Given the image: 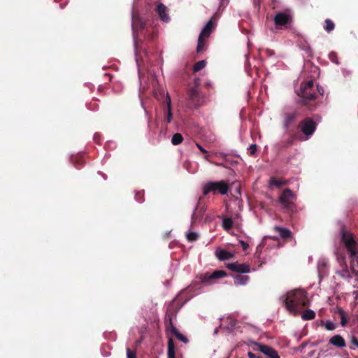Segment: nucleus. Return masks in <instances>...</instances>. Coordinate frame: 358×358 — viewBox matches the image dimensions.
I'll return each instance as SVG.
<instances>
[{"label": "nucleus", "mask_w": 358, "mask_h": 358, "mask_svg": "<svg viewBox=\"0 0 358 358\" xmlns=\"http://www.w3.org/2000/svg\"><path fill=\"white\" fill-rule=\"evenodd\" d=\"M341 241L350 254L351 258V270L348 269L345 257L343 254L337 255V262L339 267L336 271V274L343 279L351 278V273L358 276V245L354 235L346 231L343 226L341 229Z\"/></svg>", "instance_id": "1"}, {"label": "nucleus", "mask_w": 358, "mask_h": 358, "mask_svg": "<svg viewBox=\"0 0 358 358\" xmlns=\"http://www.w3.org/2000/svg\"><path fill=\"white\" fill-rule=\"evenodd\" d=\"M284 303L286 308L291 313H296L299 309L308 306L306 292L301 289H295L286 295Z\"/></svg>", "instance_id": "2"}, {"label": "nucleus", "mask_w": 358, "mask_h": 358, "mask_svg": "<svg viewBox=\"0 0 358 358\" xmlns=\"http://www.w3.org/2000/svg\"><path fill=\"white\" fill-rule=\"evenodd\" d=\"M297 94L301 98L298 102L299 104L308 107L310 110L314 109L315 106L313 105L311 101L317 99V94L314 90L313 80L302 83Z\"/></svg>", "instance_id": "3"}, {"label": "nucleus", "mask_w": 358, "mask_h": 358, "mask_svg": "<svg viewBox=\"0 0 358 358\" xmlns=\"http://www.w3.org/2000/svg\"><path fill=\"white\" fill-rule=\"evenodd\" d=\"M296 196L290 189H285L280 194L278 201L284 213L293 216L296 213V206L294 203Z\"/></svg>", "instance_id": "4"}, {"label": "nucleus", "mask_w": 358, "mask_h": 358, "mask_svg": "<svg viewBox=\"0 0 358 358\" xmlns=\"http://www.w3.org/2000/svg\"><path fill=\"white\" fill-rule=\"evenodd\" d=\"M229 189V184L227 180L209 181L203 186V195L206 196L210 193L227 194Z\"/></svg>", "instance_id": "5"}, {"label": "nucleus", "mask_w": 358, "mask_h": 358, "mask_svg": "<svg viewBox=\"0 0 358 358\" xmlns=\"http://www.w3.org/2000/svg\"><path fill=\"white\" fill-rule=\"evenodd\" d=\"M188 95V107L189 108H198L204 103V96L200 92L198 84L191 87L187 93Z\"/></svg>", "instance_id": "6"}, {"label": "nucleus", "mask_w": 358, "mask_h": 358, "mask_svg": "<svg viewBox=\"0 0 358 358\" xmlns=\"http://www.w3.org/2000/svg\"><path fill=\"white\" fill-rule=\"evenodd\" d=\"M317 123L310 117H306L298 124V129L306 136V140L308 139L315 131Z\"/></svg>", "instance_id": "7"}, {"label": "nucleus", "mask_w": 358, "mask_h": 358, "mask_svg": "<svg viewBox=\"0 0 358 358\" xmlns=\"http://www.w3.org/2000/svg\"><path fill=\"white\" fill-rule=\"evenodd\" d=\"M181 305L174 299L168 306L166 313V327L173 325V320L176 317L177 313L180 310Z\"/></svg>", "instance_id": "8"}, {"label": "nucleus", "mask_w": 358, "mask_h": 358, "mask_svg": "<svg viewBox=\"0 0 358 358\" xmlns=\"http://www.w3.org/2000/svg\"><path fill=\"white\" fill-rule=\"evenodd\" d=\"M227 276V273L222 270H216L214 272L201 274L199 277L201 282L205 285L213 284L215 280Z\"/></svg>", "instance_id": "9"}, {"label": "nucleus", "mask_w": 358, "mask_h": 358, "mask_svg": "<svg viewBox=\"0 0 358 358\" xmlns=\"http://www.w3.org/2000/svg\"><path fill=\"white\" fill-rule=\"evenodd\" d=\"M131 25L134 38H138L139 34H143L146 27L145 22L138 15H133Z\"/></svg>", "instance_id": "10"}, {"label": "nucleus", "mask_w": 358, "mask_h": 358, "mask_svg": "<svg viewBox=\"0 0 358 358\" xmlns=\"http://www.w3.org/2000/svg\"><path fill=\"white\" fill-rule=\"evenodd\" d=\"M227 267L233 272L242 273H248L250 272V266L246 264H239L238 262H234L228 264Z\"/></svg>", "instance_id": "11"}, {"label": "nucleus", "mask_w": 358, "mask_h": 358, "mask_svg": "<svg viewBox=\"0 0 358 358\" xmlns=\"http://www.w3.org/2000/svg\"><path fill=\"white\" fill-rule=\"evenodd\" d=\"M292 21L291 16L283 12L278 13L274 17V22L277 27L285 26Z\"/></svg>", "instance_id": "12"}, {"label": "nucleus", "mask_w": 358, "mask_h": 358, "mask_svg": "<svg viewBox=\"0 0 358 358\" xmlns=\"http://www.w3.org/2000/svg\"><path fill=\"white\" fill-rule=\"evenodd\" d=\"M258 350L268 358H280L278 352L273 348L263 344H257Z\"/></svg>", "instance_id": "13"}, {"label": "nucleus", "mask_w": 358, "mask_h": 358, "mask_svg": "<svg viewBox=\"0 0 358 358\" xmlns=\"http://www.w3.org/2000/svg\"><path fill=\"white\" fill-rule=\"evenodd\" d=\"M202 197H199L197 205L195 208V210L192 215V220L194 222H196L197 220H200L202 218L204 212L206 211V208L204 206H201Z\"/></svg>", "instance_id": "14"}, {"label": "nucleus", "mask_w": 358, "mask_h": 358, "mask_svg": "<svg viewBox=\"0 0 358 358\" xmlns=\"http://www.w3.org/2000/svg\"><path fill=\"white\" fill-rule=\"evenodd\" d=\"M168 9L167 7L163 4L162 3H159L157 6V13L159 15L160 19L164 22H169L170 20V17L168 15Z\"/></svg>", "instance_id": "15"}, {"label": "nucleus", "mask_w": 358, "mask_h": 358, "mask_svg": "<svg viewBox=\"0 0 358 358\" xmlns=\"http://www.w3.org/2000/svg\"><path fill=\"white\" fill-rule=\"evenodd\" d=\"M214 29V23L213 21V19H210L207 24L205 25V27L201 30L199 36L208 38L210 35L211 34L213 30Z\"/></svg>", "instance_id": "16"}, {"label": "nucleus", "mask_w": 358, "mask_h": 358, "mask_svg": "<svg viewBox=\"0 0 358 358\" xmlns=\"http://www.w3.org/2000/svg\"><path fill=\"white\" fill-rule=\"evenodd\" d=\"M329 343L337 348H344L346 345L345 339L341 335H335L329 340Z\"/></svg>", "instance_id": "17"}, {"label": "nucleus", "mask_w": 358, "mask_h": 358, "mask_svg": "<svg viewBox=\"0 0 358 358\" xmlns=\"http://www.w3.org/2000/svg\"><path fill=\"white\" fill-rule=\"evenodd\" d=\"M298 113L296 111L292 113H286L284 115L283 124L285 128L288 127L296 120Z\"/></svg>", "instance_id": "18"}, {"label": "nucleus", "mask_w": 358, "mask_h": 358, "mask_svg": "<svg viewBox=\"0 0 358 358\" xmlns=\"http://www.w3.org/2000/svg\"><path fill=\"white\" fill-rule=\"evenodd\" d=\"M168 329L170 330L172 334H173L179 341L187 343L188 342L187 338L183 334H180L176 327L173 325L166 327Z\"/></svg>", "instance_id": "19"}, {"label": "nucleus", "mask_w": 358, "mask_h": 358, "mask_svg": "<svg viewBox=\"0 0 358 358\" xmlns=\"http://www.w3.org/2000/svg\"><path fill=\"white\" fill-rule=\"evenodd\" d=\"M216 257L221 261L228 260L234 257V254L224 250H217Z\"/></svg>", "instance_id": "20"}, {"label": "nucleus", "mask_w": 358, "mask_h": 358, "mask_svg": "<svg viewBox=\"0 0 358 358\" xmlns=\"http://www.w3.org/2000/svg\"><path fill=\"white\" fill-rule=\"evenodd\" d=\"M274 230L277 231L279 234L280 236L283 239L292 238V233L289 229L287 228L275 227Z\"/></svg>", "instance_id": "21"}, {"label": "nucleus", "mask_w": 358, "mask_h": 358, "mask_svg": "<svg viewBox=\"0 0 358 358\" xmlns=\"http://www.w3.org/2000/svg\"><path fill=\"white\" fill-rule=\"evenodd\" d=\"M250 280V277L246 275L237 274L234 276V284L236 285H245Z\"/></svg>", "instance_id": "22"}, {"label": "nucleus", "mask_w": 358, "mask_h": 358, "mask_svg": "<svg viewBox=\"0 0 358 358\" xmlns=\"http://www.w3.org/2000/svg\"><path fill=\"white\" fill-rule=\"evenodd\" d=\"M168 358H175V345L172 338L168 340Z\"/></svg>", "instance_id": "23"}, {"label": "nucleus", "mask_w": 358, "mask_h": 358, "mask_svg": "<svg viewBox=\"0 0 358 358\" xmlns=\"http://www.w3.org/2000/svg\"><path fill=\"white\" fill-rule=\"evenodd\" d=\"M166 102L167 104V116L165 118L164 121L166 122L167 123H170L173 117V114L171 112V101L169 96H166Z\"/></svg>", "instance_id": "24"}, {"label": "nucleus", "mask_w": 358, "mask_h": 358, "mask_svg": "<svg viewBox=\"0 0 358 358\" xmlns=\"http://www.w3.org/2000/svg\"><path fill=\"white\" fill-rule=\"evenodd\" d=\"M206 38H203L199 36L198 43L196 47L197 53H201L204 51L206 45Z\"/></svg>", "instance_id": "25"}, {"label": "nucleus", "mask_w": 358, "mask_h": 358, "mask_svg": "<svg viewBox=\"0 0 358 358\" xmlns=\"http://www.w3.org/2000/svg\"><path fill=\"white\" fill-rule=\"evenodd\" d=\"M298 139L303 140V138L301 137L299 134H292L290 137L285 142L284 147L288 148L292 145L294 142Z\"/></svg>", "instance_id": "26"}, {"label": "nucleus", "mask_w": 358, "mask_h": 358, "mask_svg": "<svg viewBox=\"0 0 358 358\" xmlns=\"http://www.w3.org/2000/svg\"><path fill=\"white\" fill-rule=\"evenodd\" d=\"M315 317V313L310 309L306 310L301 315V318L303 320H310Z\"/></svg>", "instance_id": "27"}, {"label": "nucleus", "mask_w": 358, "mask_h": 358, "mask_svg": "<svg viewBox=\"0 0 358 358\" xmlns=\"http://www.w3.org/2000/svg\"><path fill=\"white\" fill-rule=\"evenodd\" d=\"M182 141L183 137L182 134H180V133H176L173 134L171 138V143L175 145L180 144L182 142Z\"/></svg>", "instance_id": "28"}, {"label": "nucleus", "mask_w": 358, "mask_h": 358, "mask_svg": "<svg viewBox=\"0 0 358 358\" xmlns=\"http://www.w3.org/2000/svg\"><path fill=\"white\" fill-rule=\"evenodd\" d=\"M233 220L229 217H225L222 220V227L225 230H229L233 227Z\"/></svg>", "instance_id": "29"}, {"label": "nucleus", "mask_w": 358, "mask_h": 358, "mask_svg": "<svg viewBox=\"0 0 358 358\" xmlns=\"http://www.w3.org/2000/svg\"><path fill=\"white\" fill-rule=\"evenodd\" d=\"M287 180H277L275 178H271L270 180V184L271 185H275L278 187H280L283 185H287Z\"/></svg>", "instance_id": "30"}, {"label": "nucleus", "mask_w": 358, "mask_h": 358, "mask_svg": "<svg viewBox=\"0 0 358 358\" xmlns=\"http://www.w3.org/2000/svg\"><path fill=\"white\" fill-rule=\"evenodd\" d=\"M206 65V62L205 60H200L197 62L193 67L194 72H198L203 69Z\"/></svg>", "instance_id": "31"}, {"label": "nucleus", "mask_w": 358, "mask_h": 358, "mask_svg": "<svg viewBox=\"0 0 358 358\" xmlns=\"http://www.w3.org/2000/svg\"><path fill=\"white\" fill-rule=\"evenodd\" d=\"M338 313H339V315L341 316V326L345 327L346 325V324L348 323V320H347L346 314H345V311L343 309L339 308L338 310Z\"/></svg>", "instance_id": "32"}, {"label": "nucleus", "mask_w": 358, "mask_h": 358, "mask_svg": "<svg viewBox=\"0 0 358 358\" xmlns=\"http://www.w3.org/2000/svg\"><path fill=\"white\" fill-rule=\"evenodd\" d=\"M334 28H335V24L332 20H331L330 19L325 20L324 29L327 32H330V31H333L334 29Z\"/></svg>", "instance_id": "33"}, {"label": "nucleus", "mask_w": 358, "mask_h": 358, "mask_svg": "<svg viewBox=\"0 0 358 358\" xmlns=\"http://www.w3.org/2000/svg\"><path fill=\"white\" fill-rule=\"evenodd\" d=\"M187 238L189 241L192 242L198 239L199 235L196 232L189 231L187 234Z\"/></svg>", "instance_id": "34"}, {"label": "nucleus", "mask_w": 358, "mask_h": 358, "mask_svg": "<svg viewBox=\"0 0 358 358\" xmlns=\"http://www.w3.org/2000/svg\"><path fill=\"white\" fill-rule=\"evenodd\" d=\"M135 199L138 202H143L144 201V191H138L135 194Z\"/></svg>", "instance_id": "35"}, {"label": "nucleus", "mask_w": 358, "mask_h": 358, "mask_svg": "<svg viewBox=\"0 0 358 358\" xmlns=\"http://www.w3.org/2000/svg\"><path fill=\"white\" fill-rule=\"evenodd\" d=\"M325 328L327 330L333 331L336 329V324L331 321H327L325 324Z\"/></svg>", "instance_id": "36"}, {"label": "nucleus", "mask_w": 358, "mask_h": 358, "mask_svg": "<svg viewBox=\"0 0 358 358\" xmlns=\"http://www.w3.org/2000/svg\"><path fill=\"white\" fill-rule=\"evenodd\" d=\"M249 153L250 155H254L257 150V147L256 144H252L249 148Z\"/></svg>", "instance_id": "37"}, {"label": "nucleus", "mask_w": 358, "mask_h": 358, "mask_svg": "<svg viewBox=\"0 0 358 358\" xmlns=\"http://www.w3.org/2000/svg\"><path fill=\"white\" fill-rule=\"evenodd\" d=\"M127 358H136V352L131 351L129 348H127Z\"/></svg>", "instance_id": "38"}, {"label": "nucleus", "mask_w": 358, "mask_h": 358, "mask_svg": "<svg viewBox=\"0 0 358 358\" xmlns=\"http://www.w3.org/2000/svg\"><path fill=\"white\" fill-rule=\"evenodd\" d=\"M324 91L323 87L321 86L317 85V93H316L317 95L319 94L322 96L324 94Z\"/></svg>", "instance_id": "39"}, {"label": "nucleus", "mask_w": 358, "mask_h": 358, "mask_svg": "<svg viewBox=\"0 0 358 358\" xmlns=\"http://www.w3.org/2000/svg\"><path fill=\"white\" fill-rule=\"evenodd\" d=\"M350 343L358 348V339L355 336L351 338Z\"/></svg>", "instance_id": "40"}, {"label": "nucleus", "mask_w": 358, "mask_h": 358, "mask_svg": "<svg viewBox=\"0 0 358 358\" xmlns=\"http://www.w3.org/2000/svg\"><path fill=\"white\" fill-rule=\"evenodd\" d=\"M227 3V0H220V6L218 9L220 10L222 7H224Z\"/></svg>", "instance_id": "41"}, {"label": "nucleus", "mask_w": 358, "mask_h": 358, "mask_svg": "<svg viewBox=\"0 0 358 358\" xmlns=\"http://www.w3.org/2000/svg\"><path fill=\"white\" fill-rule=\"evenodd\" d=\"M144 37H145V38L149 39V40H153V39L155 38V33H152V34H149V35H148V36H147V35H146V34H145V33H144Z\"/></svg>", "instance_id": "42"}, {"label": "nucleus", "mask_w": 358, "mask_h": 358, "mask_svg": "<svg viewBox=\"0 0 358 358\" xmlns=\"http://www.w3.org/2000/svg\"><path fill=\"white\" fill-rule=\"evenodd\" d=\"M240 243L241 244V246H242V248L243 250H246L248 248L249 245L247 243H245L243 241H241Z\"/></svg>", "instance_id": "43"}, {"label": "nucleus", "mask_w": 358, "mask_h": 358, "mask_svg": "<svg viewBox=\"0 0 358 358\" xmlns=\"http://www.w3.org/2000/svg\"><path fill=\"white\" fill-rule=\"evenodd\" d=\"M248 357L249 358H262L261 356H257L255 354L252 353V352H248Z\"/></svg>", "instance_id": "44"}, {"label": "nucleus", "mask_w": 358, "mask_h": 358, "mask_svg": "<svg viewBox=\"0 0 358 358\" xmlns=\"http://www.w3.org/2000/svg\"><path fill=\"white\" fill-rule=\"evenodd\" d=\"M197 148L200 150V151L203 153H206L207 150H205L200 144L196 143Z\"/></svg>", "instance_id": "45"}, {"label": "nucleus", "mask_w": 358, "mask_h": 358, "mask_svg": "<svg viewBox=\"0 0 358 358\" xmlns=\"http://www.w3.org/2000/svg\"><path fill=\"white\" fill-rule=\"evenodd\" d=\"M115 87H117L118 89L120 88V91H121L122 89V86L121 83H115V84H113V89Z\"/></svg>", "instance_id": "46"}, {"label": "nucleus", "mask_w": 358, "mask_h": 358, "mask_svg": "<svg viewBox=\"0 0 358 358\" xmlns=\"http://www.w3.org/2000/svg\"><path fill=\"white\" fill-rule=\"evenodd\" d=\"M113 71L117 70V68L113 64Z\"/></svg>", "instance_id": "47"}, {"label": "nucleus", "mask_w": 358, "mask_h": 358, "mask_svg": "<svg viewBox=\"0 0 358 358\" xmlns=\"http://www.w3.org/2000/svg\"><path fill=\"white\" fill-rule=\"evenodd\" d=\"M227 358H229V357H227Z\"/></svg>", "instance_id": "48"}]
</instances>
